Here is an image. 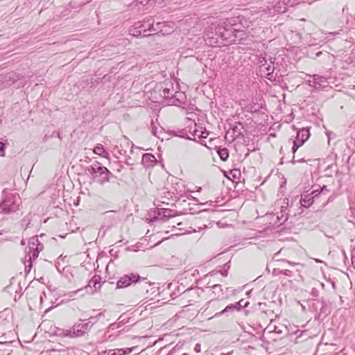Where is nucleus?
<instances>
[{
  "instance_id": "nucleus-46",
  "label": "nucleus",
  "mask_w": 355,
  "mask_h": 355,
  "mask_svg": "<svg viewBox=\"0 0 355 355\" xmlns=\"http://www.w3.org/2000/svg\"><path fill=\"white\" fill-rule=\"evenodd\" d=\"M125 162H126V164L128 165H132V164H134V163L132 162V159H131V157L130 155H128V157L126 158Z\"/></svg>"
},
{
  "instance_id": "nucleus-33",
  "label": "nucleus",
  "mask_w": 355,
  "mask_h": 355,
  "mask_svg": "<svg viewBox=\"0 0 355 355\" xmlns=\"http://www.w3.org/2000/svg\"><path fill=\"white\" fill-rule=\"evenodd\" d=\"M189 125L187 127L186 129H187L188 135L190 136H192V131L193 130V128L192 127V124H194L195 121L193 120H191L189 118H187Z\"/></svg>"
},
{
  "instance_id": "nucleus-36",
  "label": "nucleus",
  "mask_w": 355,
  "mask_h": 355,
  "mask_svg": "<svg viewBox=\"0 0 355 355\" xmlns=\"http://www.w3.org/2000/svg\"><path fill=\"white\" fill-rule=\"evenodd\" d=\"M303 144H300V141L296 140L295 139L293 140V145L292 147V153L295 154L297 149L302 146Z\"/></svg>"
},
{
  "instance_id": "nucleus-38",
  "label": "nucleus",
  "mask_w": 355,
  "mask_h": 355,
  "mask_svg": "<svg viewBox=\"0 0 355 355\" xmlns=\"http://www.w3.org/2000/svg\"><path fill=\"white\" fill-rule=\"evenodd\" d=\"M235 304H239L241 306H239V310L241 311L242 308L247 307L249 304V302L245 301L243 299L240 300L239 302H235Z\"/></svg>"
},
{
  "instance_id": "nucleus-58",
  "label": "nucleus",
  "mask_w": 355,
  "mask_h": 355,
  "mask_svg": "<svg viewBox=\"0 0 355 355\" xmlns=\"http://www.w3.org/2000/svg\"><path fill=\"white\" fill-rule=\"evenodd\" d=\"M247 35L249 36L248 37V40H247L246 41L248 42V44H250L249 42L252 41V38L251 37H253V35H251V37L247 33Z\"/></svg>"
},
{
  "instance_id": "nucleus-64",
  "label": "nucleus",
  "mask_w": 355,
  "mask_h": 355,
  "mask_svg": "<svg viewBox=\"0 0 355 355\" xmlns=\"http://www.w3.org/2000/svg\"><path fill=\"white\" fill-rule=\"evenodd\" d=\"M182 355H187V354L184 353V354H182Z\"/></svg>"
},
{
  "instance_id": "nucleus-43",
  "label": "nucleus",
  "mask_w": 355,
  "mask_h": 355,
  "mask_svg": "<svg viewBox=\"0 0 355 355\" xmlns=\"http://www.w3.org/2000/svg\"><path fill=\"white\" fill-rule=\"evenodd\" d=\"M4 149H5L4 144L3 142L0 141V156H3Z\"/></svg>"
},
{
  "instance_id": "nucleus-11",
  "label": "nucleus",
  "mask_w": 355,
  "mask_h": 355,
  "mask_svg": "<svg viewBox=\"0 0 355 355\" xmlns=\"http://www.w3.org/2000/svg\"><path fill=\"white\" fill-rule=\"evenodd\" d=\"M134 144L130 141L126 137H123L120 139L119 146H116V148L119 153L121 155H127V150L124 148H130V153L133 154L134 153Z\"/></svg>"
},
{
  "instance_id": "nucleus-25",
  "label": "nucleus",
  "mask_w": 355,
  "mask_h": 355,
  "mask_svg": "<svg viewBox=\"0 0 355 355\" xmlns=\"http://www.w3.org/2000/svg\"><path fill=\"white\" fill-rule=\"evenodd\" d=\"M94 153L104 158H109L110 156L109 153L104 148V146L101 144H97V146L94 148Z\"/></svg>"
},
{
  "instance_id": "nucleus-55",
  "label": "nucleus",
  "mask_w": 355,
  "mask_h": 355,
  "mask_svg": "<svg viewBox=\"0 0 355 355\" xmlns=\"http://www.w3.org/2000/svg\"><path fill=\"white\" fill-rule=\"evenodd\" d=\"M196 232V230H193L189 231L188 232H184V233H177L176 234L181 235V234H187V233H191V232Z\"/></svg>"
},
{
  "instance_id": "nucleus-5",
  "label": "nucleus",
  "mask_w": 355,
  "mask_h": 355,
  "mask_svg": "<svg viewBox=\"0 0 355 355\" xmlns=\"http://www.w3.org/2000/svg\"><path fill=\"white\" fill-rule=\"evenodd\" d=\"M85 171L91 175L94 182L100 185H104L110 181V179L114 175L105 166H103L100 162L95 161L92 165L85 168Z\"/></svg>"
},
{
  "instance_id": "nucleus-48",
  "label": "nucleus",
  "mask_w": 355,
  "mask_h": 355,
  "mask_svg": "<svg viewBox=\"0 0 355 355\" xmlns=\"http://www.w3.org/2000/svg\"><path fill=\"white\" fill-rule=\"evenodd\" d=\"M79 291V290H77V291H71V292H69L67 295L69 297H73Z\"/></svg>"
},
{
  "instance_id": "nucleus-61",
  "label": "nucleus",
  "mask_w": 355,
  "mask_h": 355,
  "mask_svg": "<svg viewBox=\"0 0 355 355\" xmlns=\"http://www.w3.org/2000/svg\"><path fill=\"white\" fill-rule=\"evenodd\" d=\"M236 128H236V126L233 128V131H234V132H236Z\"/></svg>"
},
{
  "instance_id": "nucleus-6",
  "label": "nucleus",
  "mask_w": 355,
  "mask_h": 355,
  "mask_svg": "<svg viewBox=\"0 0 355 355\" xmlns=\"http://www.w3.org/2000/svg\"><path fill=\"white\" fill-rule=\"evenodd\" d=\"M28 251L24 257L25 269L28 273L33 266V261L38 257L39 253L42 250V245L37 237H32L28 242Z\"/></svg>"
},
{
  "instance_id": "nucleus-49",
  "label": "nucleus",
  "mask_w": 355,
  "mask_h": 355,
  "mask_svg": "<svg viewBox=\"0 0 355 355\" xmlns=\"http://www.w3.org/2000/svg\"><path fill=\"white\" fill-rule=\"evenodd\" d=\"M305 162V160H304V159H303V158H302V159H299V160H297V161H295V157H294V156L293 157V159H292V163H293V164H295V162L303 163V162Z\"/></svg>"
},
{
  "instance_id": "nucleus-57",
  "label": "nucleus",
  "mask_w": 355,
  "mask_h": 355,
  "mask_svg": "<svg viewBox=\"0 0 355 355\" xmlns=\"http://www.w3.org/2000/svg\"><path fill=\"white\" fill-rule=\"evenodd\" d=\"M331 200H332L331 197H329V198H328L327 201L323 204V207L326 206V205H327V203H328L329 202L331 201Z\"/></svg>"
},
{
  "instance_id": "nucleus-30",
  "label": "nucleus",
  "mask_w": 355,
  "mask_h": 355,
  "mask_svg": "<svg viewBox=\"0 0 355 355\" xmlns=\"http://www.w3.org/2000/svg\"><path fill=\"white\" fill-rule=\"evenodd\" d=\"M140 26H138L135 23L133 28L130 30L132 35L135 37L143 36V31L140 29Z\"/></svg>"
},
{
  "instance_id": "nucleus-40",
  "label": "nucleus",
  "mask_w": 355,
  "mask_h": 355,
  "mask_svg": "<svg viewBox=\"0 0 355 355\" xmlns=\"http://www.w3.org/2000/svg\"><path fill=\"white\" fill-rule=\"evenodd\" d=\"M342 31H343V30H342V29H340L339 31H336V32H329V33H327V37H326V38H327L328 40H329L331 37H334V36H336V35H340V33H341Z\"/></svg>"
},
{
  "instance_id": "nucleus-14",
  "label": "nucleus",
  "mask_w": 355,
  "mask_h": 355,
  "mask_svg": "<svg viewBox=\"0 0 355 355\" xmlns=\"http://www.w3.org/2000/svg\"><path fill=\"white\" fill-rule=\"evenodd\" d=\"M293 4L294 2L292 0H277L274 5L275 12L284 13L288 7L293 6Z\"/></svg>"
},
{
  "instance_id": "nucleus-23",
  "label": "nucleus",
  "mask_w": 355,
  "mask_h": 355,
  "mask_svg": "<svg viewBox=\"0 0 355 355\" xmlns=\"http://www.w3.org/2000/svg\"><path fill=\"white\" fill-rule=\"evenodd\" d=\"M331 312V308L329 303H327L324 300L321 301V308L320 310V313H318V318L321 316H327Z\"/></svg>"
},
{
  "instance_id": "nucleus-63",
  "label": "nucleus",
  "mask_w": 355,
  "mask_h": 355,
  "mask_svg": "<svg viewBox=\"0 0 355 355\" xmlns=\"http://www.w3.org/2000/svg\"><path fill=\"white\" fill-rule=\"evenodd\" d=\"M101 355H107V354H103V352H102V354H101Z\"/></svg>"
},
{
  "instance_id": "nucleus-35",
  "label": "nucleus",
  "mask_w": 355,
  "mask_h": 355,
  "mask_svg": "<svg viewBox=\"0 0 355 355\" xmlns=\"http://www.w3.org/2000/svg\"><path fill=\"white\" fill-rule=\"evenodd\" d=\"M209 135V132L207 131L205 128L200 127V133L199 134V138L206 139Z\"/></svg>"
},
{
  "instance_id": "nucleus-41",
  "label": "nucleus",
  "mask_w": 355,
  "mask_h": 355,
  "mask_svg": "<svg viewBox=\"0 0 355 355\" xmlns=\"http://www.w3.org/2000/svg\"><path fill=\"white\" fill-rule=\"evenodd\" d=\"M351 261L352 266L355 269V247L352 250L351 252Z\"/></svg>"
},
{
  "instance_id": "nucleus-29",
  "label": "nucleus",
  "mask_w": 355,
  "mask_h": 355,
  "mask_svg": "<svg viewBox=\"0 0 355 355\" xmlns=\"http://www.w3.org/2000/svg\"><path fill=\"white\" fill-rule=\"evenodd\" d=\"M163 26H164V22L158 21L155 24V23L153 24V26L151 27V33L154 34L153 33H158L159 31H162Z\"/></svg>"
},
{
  "instance_id": "nucleus-62",
  "label": "nucleus",
  "mask_w": 355,
  "mask_h": 355,
  "mask_svg": "<svg viewBox=\"0 0 355 355\" xmlns=\"http://www.w3.org/2000/svg\"><path fill=\"white\" fill-rule=\"evenodd\" d=\"M201 189H202V188L200 187L199 189H198V191H200Z\"/></svg>"
},
{
  "instance_id": "nucleus-4",
  "label": "nucleus",
  "mask_w": 355,
  "mask_h": 355,
  "mask_svg": "<svg viewBox=\"0 0 355 355\" xmlns=\"http://www.w3.org/2000/svg\"><path fill=\"white\" fill-rule=\"evenodd\" d=\"M21 203V198L18 193L4 189L0 202V212L7 214L15 213L19 210Z\"/></svg>"
},
{
  "instance_id": "nucleus-26",
  "label": "nucleus",
  "mask_w": 355,
  "mask_h": 355,
  "mask_svg": "<svg viewBox=\"0 0 355 355\" xmlns=\"http://www.w3.org/2000/svg\"><path fill=\"white\" fill-rule=\"evenodd\" d=\"M216 152L222 161H226L229 157V150L227 148H218Z\"/></svg>"
},
{
  "instance_id": "nucleus-18",
  "label": "nucleus",
  "mask_w": 355,
  "mask_h": 355,
  "mask_svg": "<svg viewBox=\"0 0 355 355\" xmlns=\"http://www.w3.org/2000/svg\"><path fill=\"white\" fill-rule=\"evenodd\" d=\"M157 162L155 157L151 153H144L142 155L141 164L145 168L153 166Z\"/></svg>"
},
{
  "instance_id": "nucleus-28",
  "label": "nucleus",
  "mask_w": 355,
  "mask_h": 355,
  "mask_svg": "<svg viewBox=\"0 0 355 355\" xmlns=\"http://www.w3.org/2000/svg\"><path fill=\"white\" fill-rule=\"evenodd\" d=\"M213 288V293L216 295L218 297H223V290L222 288L221 285L220 284H215L212 286Z\"/></svg>"
},
{
  "instance_id": "nucleus-60",
  "label": "nucleus",
  "mask_w": 355,
  "mask_h": 355,
  "mask_svg": "<svg viewBox=\"0 0 355 355\" xmlns=\"http://www.w3.org/2000/svg\"><path fill=\"white\" fill-rule=\"evenodd\" d=\"M55 266H56V268H57L58 270L60 272V268H60V266H58V265H57V263H56V264H55Z\"/></svg>"
},
{
  "instance_id": "nucleus-45",
  "label": "nucleus",
  "mask_w": 355,
  "mask_h": 355,
  "mask_svg": "<svg viewBox=\"0 0 355 355\" xmlns=\"http://www.w3.org/2000/svg\"><path fill=\"white\" fill-rule=\"evenodd\" d=\"M15 73L12 72V73H8L6 76V80H8V78H9L10 80V79H14V76H15Z\"/></svg>"
},
{
  "instance_id": "nucleus-8",
  "label": "nucleus",
  "mask_w": 355,
  "mask_h": 355,
  "mask_svg": "<svg viewBox=\"0 0 355 355\" xmlns=\"http://www.w3.org/2000/svg\"><path fill=\"white\" fill-rule=\"evenodd\" d=\"M329 192L327 186L319 187L318 189H313L309 193H302L300 198L301 206L304 208L310 207L320 196H324Z\"/></svg>"
},
{
  "instance_id": "nucleus-7",
  "label": "nucleus",
  "mask_w": 355,
  "mask_h": 355,
  "mask_svg": "<svg viewBox=\"0 0 355 355\" xmlns=\"http://www.w3.org/2000/svg\"><path fill=\"white\" fill-rule=\"evenodd\" d=\"M221 27L220 23H211L210 26L206 27L205 30V41L207 44L211 46H220L223 44L220 40L221 31L219 28Z\"/></svg>"
},
{
  "instance_id": "nucleus-34",
  "label": "nucleus",
  "mask_w": 355,
  "mask_h": 355,
  "mask_svg": "<svg viewBox=\"0 0 355 355\" xmlns=\"http://www.w3.org/2000/svg\"><path fill=\"white\" fill-rule=\"evenodd\" d=\"M200 127L201 125H197L194 123L193 130L192 131L193 137H198L199 138V134L200 133Z\"/></svg>"
},
{
  "instance_id": "nucleus-13",
  "label": "nucleus",
  "mask_w": 355,
  "mask_h": 355,
  "mask_svg": "<svg viewBox=\"0 0 355 355\" xmlns=\"http://www.w3.org/2000/svg\"><path fill=\"white\" fill-rule=\"evenodd\" d=\"M137 348L138 347L135 346L132 347L108 349L103 351V354L107 355H126L135 352Z\"/></svg>"
},
{
  "instance_id": "nucleus-42",
  "label": "nucleus",
  "mask_w": 355,
  "mask_h": 355,
  "mask_svg": "<svg viewBox=\"0 0 355 355\" xmlns=\"http://www.w3.org/2000/svg\"><path fill=\"white\" fill-rule=\"evenodd\" d=\"M311 295L314 297H317L319 296V291L317 288H313L311 290Z\"/></svg>"
},
{
  "instance_id": "nucleus-47",
  "label": "nucleus",
  "mask_w": 355,
  "mask_h": 355,
  "mask_svg": "<svg viewBox=\"0 0 355 355\" xmlns=\"http://www.w3.org/2000/svg\"><path fill=\"white\" fill-rule=\"evenodd\" d=\"M150 0H137L138 3H140L143 6L146 5Z\"/></svg>"
},
{
  "instance_id": "nucleus-10",
  "label": "nucleus",
  "mask_w": 355,
  "mask_h": 355,
  "mask_svg": "<svg viewBox=\"0 0 355 355\" xmlns=\"http://www.w3.org/2000/svg\"><path fill=\"white\" fill-rule=\"evenodd\" d=\"M306 76L309 78L306 80V83L316 89H324L329 87V83L324 76L317 74L306 75Z\"/></svg>"
},
{
  "instance_id": "nucleus-17",
  "label": "nucleus",
  "mask_w": 355,
  "mask_h": 355,
  "mask_svg": "<svg viewBox=\"0 0 355 355\" xmlns=\"http://www.w3.org/2000/svg\"><path fill=\"white\" fill-rule=\"evenodd\" d=\"M288 215H289V214H288V209L287 206L286 207L282 206L280 212L277 213L275 223L278 225H281L284 224L288 220Z\"/></svg>"
},
{
  "instance_id": "nucleus-51",
  "label": "nucleus",
  "mask_w": 355,
  "mask_h": 355,
  "mask_svg": "<svg viewBox=\"0 0 355 355\" xmlns=\"http://www.w3.org/2000/svg\"><path fill=\"white\" fill-rule=\"evenodd\" d=\"M166 218L168 220L171 218H173L174 216V214H172V212H166Z\"/></svg>"
},
{
  "instance_id": "nucleus-15",
  "label": "nucleus",
  "mask_w": 355,
  "mask_h": 355,
  "mask_svg": "<svg viewBox=\"0 0 355 355\" xmlns=\"http://www.w3.org/2000/svg\"><path fill=\"white\" fill-rule=\"evenodd\" d=\"M185 101V94L176 89L175 95L173 97L170 96L169 103L170 105H179L180 104L184 103Z\"/></svg>"
},
{
  "instance_id": "nucleus-32",
  "label": "nucleus",
  "mask_w": 355,
  "mask_h": 355,
  "mask_svg": "<svg viewBox=\"0 0 355 355\" xmlns=\"http://www.w3.org/2000/svg\"><path fill=\"white\" fill-rule=\"evenodd\" d=\"M102 313H99L98 315L96 316H91L89 318L88 321L86 323H89L90 324V328L97 322L98 320V317L101 316Z\"/></svg>"
},
{
  "instance_id": "nucleus-56",
  "label": "nucleus",
  "mask_w": 355,
  "mask_h": 355,
  "mask_svg": "<svg viewBox=\"0 0 355 355\" xmlns=\"http://www.w3.org/2000/svg\"><path fill=\"white\" fill-rule=\"evenodd\" d=\"M279 253H280V251H279L278 252L275 253V254H274V256H273V258H272V259H273L278 260L277 257H278V255H279Z\"/></svg>"
},
{
  "instance_id": "nucleus-52",
  "label": "nucleus",
  "mask_w": 355,
  "mask_h": 355,
  "mask_svg": "<svg viewBox=\"0 0 355 355\" xmlns=\"http://www.w3.org/2000/svg\"><path fill=\"white\" fill-rule=\"evenodd\" d=\"M151 132L153 135L157 136V128L152 127Z\"/></svg>"
},
{
  "instance_id": "nucleus-2",
  "label": "nucleus",
  "mask_w": 355,
  "mask_h": 355,
  "mask_svg": "<svg viewBox=\"0 0 355 355\" xmlns=\"http://www.w3.org/2000/svg\"><path fill=\"white\" fill-rule=\"evenodd\" d=\"M178 89V85L176 84L175 88L174 83L171 80L158 83L151 91L150 98L155 103L170 105V96L173 97L175 95L176 89Z\"/></svg>"
},
{
  "instance_id": "nucleus-54",
  "label": "nucleus",
  "mask_w": 355,
  "mask_h": 355,
  "mask_svg": "<svg viewBox=\"0 0 355 355\" xmlns=\"http://www.w3.org/2000/svg\"><path fill=\"white\" fill-rule=\"evenodd\" d=\"M177 225L178 226V229L180 230H181L182 229V226L183 225V223L182 222H178V223H177Z\"/></svg>"
},
{
  "instance_id": "nucleus-21",
  "label": "nucleus",
  "mask_w": 355,
  "mask_h": 355,
  "mask_svg": "<svg viewBox=\"0 0 355 355\" xmlns=\"http://www.w3.org/2000/svg\"><path fill=\"white\" fill-rule=\"evenodd\" d=\"M76 328V331H77V334L79 335L80 337L83 336L86 332L90 330V324L89 323H82V322H76L73 324Z\"/></svg>"
},
{
  "instance_id": "nucleus-16",
  "label": "nucleus",
  "mask_w": 355,
  "mask_h": 355,
  "mask_svg": "<svg viewBox=\"0 0 355 355\" xmlns=\"http://www.w3.org/2000/svg\"><path fill=\"white\" fill-rule=\"evenodd\" d=\"M239 306H241V304H230L221 311L216 313L214 317L218 318L222 315H228L229 314H231L234 311H239Z\"/></svg>"
},
{
  "instance_id": "nucleus-27",
  "label": "nucleus",
  "mask_w": 355,
  "mask_h": 355,
  "mask_svg": "<svg viewBox=\"0 0 355 355\" xmlns=\"http://www.w3.org/2000/svg\"><path fill=\"white\" fill-rule=\"evenodd\" d=\"M32 220V215L29 213L28 215L24 216L21 220V226L24 227L25 230L28 227L31 221Z\"/></svg>"
},
{
  "instance_id": "nucleus-24",
  "label": "nucleus",
  "mask_w": 355,
  "mask_h": 355,
  "mask_svg": "<svg viewBox=\"0 0 355 355\" xmlns=\"http://www.w3.org/2000/svg\"><path fill=\"white\" fill-rule=\"evenodd\" d=\"M60 335L64 337L69 338H77L80 337L79 335L77 334V331H76V328L73 325L71 328L69 329H62Z\"/></svg>"
},
{
  "instance_id": "nucleus-37",
  "label": "nucleus",
  "mask_w": 355,
  "mask_h": 355,
  "mask_svg": "<svg viewBox=\"0 0 355 355\" xmlns=\"http://www.w3.org/2000/svg\"><path fill=\"white\" fill-rule=\"evenodd\" d=\"M191 191H189V193H184L183 195H181V196H180V198H181L186 197V198H188L189 200H193V201H194V202H198L199 201H198V198H195V197L192 196L190 194V193H191Z\"/></svg>"
},
{
  "instance_id": "nucleus-50",
  "label": "nucleus",
  "mask_w": 355,
  "mask_h": 355,
  "mask_svg": "<svg viewBox=\"0 0 355 355\" xmlns=\"http://www.w3.org/2000/svg\"><path fill=\"white\" fill-rule=\"evenodd\" d=\"M282 274L284 275H286V276H290L291 275V271L289 270H283L282 272Z\"/></svg>"
},
{
  "instance_id": "nucleus-59",
  "label": "nucleus",
  "mask_w": 355,
  "mask_h": 355,
  "mask_svg": "<svg viewBox=\"0 0 355 355\" xmlns=\"http://www.w3.org/2000/svg\"><path fill=\"white\" fill-rule=\"evenodd\" d=\"M322 54V51H319L316 53V56L319 57Z\"/></svg>"
},
{
  "instance_id": "nucleus-44",
  "label": "nucleus",
  "mask_w": 355,
  "mask_h": 355,
  "mask_svg": "<svg viewBox=\"0 0 355 355\" xmlns=\"http://www.w3.org/2000/svg\"><path fill=\"white\" fill-rule=\"evenodd\" d=\"M201 350V345L199 343H197L194 347V351L197 353H199Z\"/></svg>"
},
{
  "instance_id": "nucleus-53",
  "label": "nucleus",
  "mask_w": 355,
  "mask_h": 355,
  "mask_svg": "<svg viewBox=\"0 0 355 355\" xmlns=\"http://www.w3.org/2000/svg\"><path fill=\"white\" fill-rule=\"evenodd\" d=\"M220 273H221V275H222L223 277H226V276H227V270H221V271H220Z\"/></svg>"
},
{
  "instance_id": "nucleus-19",
  "label": "nucleus",
  "mask_w": 355,
  "mask_h": 355,
  "mask_svg": "<svg viewBox=\"0 0 355 355\" xmlns=\"http://www.w3.org/2000/svg\"><path fill=\"white\" fill-rule=\"evenodd\" d=\"M166 212H173L170 209L157 208L153 211L154 220H167Z\"/></svg>"
},
{
  "instance_id": "nucleus-39",
  "label": "nucleus",
  "mask_w": 355,
  "mask_h": 355,
  "mask_svg": "<svg viewBox=\"0 0 355 355\" xmlns=\"http://www.w3.org/2000/svg\"><path fill=\"white\" fill-rule=\"evenodd\" d=\"M121 327V325L117 323H112L108 327V331H112L116 330Z\"/></svg>"
},
{
  "instance_id": "nucleus-22",
  "label": "nucleus",
  "mask_w": 355,
  "mask_h": 355,
  "mask_svg": "<svg viewBox=\"0 0 355 355\" xmlns=\"http://www.w3.org/2000/svg\"><path fill=\"white\" fill-rule=\"evenodd\" d=\"M101 286V277L100 275H95L94 277L89 281L86 287L93 288L94 291L100 289Z\"/></svg>"
},
{
  "instance_id": "nucleus-31",
  "label": "nucleus",
  "mask_w": 355,
  "mask_h": 355,
  "mask_svg": "<svg viewBox=\"0 0 355 355\" xmlns=\"http://www.w3.org/2000/svg\"><path fill=\"white\" fill-rule=\"evenodd\" d=\"M178 135L180 137L192 140L193 139L188 135L187 129H182L178 131Z\"/></svg>"
},
{
  "instance_id": "nucleus-3",
  "label": "nucleus",
  "mask_w": 355,
  "mask_h": 355,
  "mask_svg": "<svg viewBox=\"0 0 355 355\" xmlns=\"http://www.w3.org/2000/svg\"><path fill=\"white\" fill-rule=\"evenodd\" d=\"M258 63L261 76L270 81H275L279 78V64L276 62L275 58H272L266 53L260 54L258 56Z\"/></svg>"
},
{
  "instance_id": "nucleus-9",
  "label": "nucleus",
  "mask_w": 355,
  "mask_h": 355,
  "mask_svg": "<svg viewBox=\"0 0 355 355\" xmlns=\"http://www.w3.org/2000/svg\"><path fill=\"white\" fill-rule=\"evenodd\" d=\"M146 280L147 279L146 277H141L137 273L130 272L129 274H125L119 278L116 282V288H126L132 284H136L137 282H140L141 281Z\"/></svg>"
},
{
  "instance_id": "nucleus-20",
  "label": "nucleus",
  "mask_w": 355,
  "mask_h": 355,
  "mask_svg": "<svg viewBox=\"0 0 355 355\" xmlns=\"http://www.w3.org/2000/svg\"><path fill=\"white\" fill-rule=\"evenodd\" d=\"M310 135L309 128H304L297 131V136L295 139L300 141V144H304L310 137Z\"/></svg>"
},
{
  "instance_id": "nucleus-12",
  "label": "nucleus",
  "mask_w": 355,
  "mask_h": 355,
  "mask_svg": "<svg viewBox=\"0 0 355 355\" xmlns=\"http://www.w3.org/2000/svg\"><path fill=\"white\" fill-rule=\"evenodd\" d=\"M154 23L155 19L150 17L145 19L143 21H138L136 24L138 26L141 27L140 29L143 31V37H147L152 35L151 27Z\"/></svg>"
},
{
  "instance_id": "nucleus-1",
  "label": "nucleus",
  "mask_w": 355,
  "mask_h": 355,
  "mask_svg": "<svg viewBox=\"0 0 355 355\" xmlns=\"http://www.w3.org/2000/svg\"><path fill=\"white\" fill-rule=\"evenodd\" d=\"M250 24L251 21L242 15L227 18L221 22V27L219 28V31H221L220 40L223 42L221 45L226 46L232 43L248 45L246 40L249 36L245 28Z\"/></svg>"
}]
</instances>
